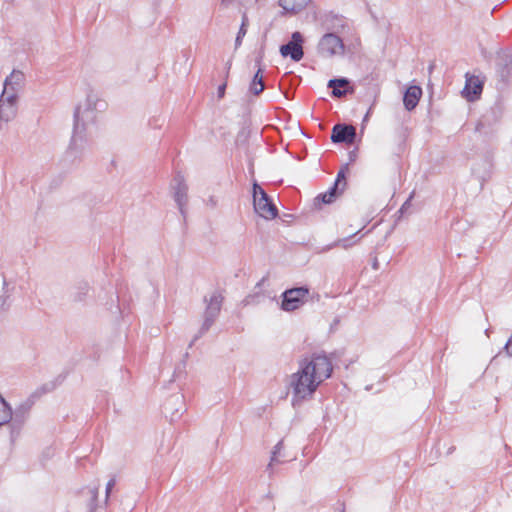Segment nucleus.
Here are the masks:
<instances>
[{"label":"nucleus","instance_id":"1","mask_svg":"<svg viewBox=\"0 0 512 512\" xmlns=\"http://www.w3.org/2000/svg\"><path fill=\"white\" fill-rule=\"evenodd\" d=\"M332 371V363L325 355H312L302 359L297 371L289 377L293 405L312 398L318 387L331 376Z\"/></svg>","mask_w":512,"mask_h":512},{"label":"nucleus","instance_id":"2","mask_svg":"<svg viewBox=\"0 0 512 512\" xmlns=\"http://www.w3.org/2000/svg\"><path fill=\"white\" fill-rule=\"evenodd\" d=\"M102 102L96 94L90 93L76 107L74 113V129L69 149L75 153L83 151L92 135L91 128L95 124Z\"/></svg>","mask_w":512,"mask_h":512},{"label":"nucleus","instance_id":"3","mask_svg":"<svg viewBox=\"0 0 512 512\" xmlns=\"http://www.w3.org/2000/svg\"><path fill=\"white\" fill-rule=\"evenodd\" d=\"M253 205L255 212L266 220H272L278 215L277 207L256 182L253 184Z\"/></svg>","mask_w":512,"mask_h":512},{"label":"nucleus","instance_id":"4","mask_svg":"<svg viewBox=\"0 0 512 512\" xmlns=\"http://www.w3.org/2000/svg\"><path fill=\"white\" fill-rule=\"evenodd\" d=\"M317 52L325 58L342 56L345 53V45L336 33L327 32L319 39Z\"/></svg>","mask_w":512,"mask_h":512},{"label":"nucleus","instance_id":"5","mask_svg":"<svg viewBox=\"0 0 512 512\" xmlns=\"http://www.w3.org/2000/svg\"><path fill=\"white\" fill-rule=\"evenodd\" d=\"M309 290L305 287L292 288L283 293L282 309L294 311L301 307L308 296Z\"/></svg>","mask_w":512,"mask_h":512},{"label":"nucleus","instance_id":"6","mask_svg":"<svg viewBox=\"0 0 512 512\" xmlns=\"http://www.w3.org/2000/svg\"><path fill=\"white\" fill-rule=\"evenodd\" d=\"M222 301L223 296L219 292H213L209 297L205 298L206 310L203 323L204 330H208L215 318L218 316L221 310Z\"/></svg>","mask_w":512,"mask_h":512},{"label":"nucleus","instance_id":"7","mask_svg":"<svg viewBox=\"0 0 512 512\" xmlns=\"http://www.w3.org/2000/svg\"><path fill=\"white\" fill-rule=\"evenodd\" d=\"M303 36L300 32L292 33L291 40L280 47V53L283 57H290L293 61L298 62L303 58L304 52L302 44Z\"/></svg>","mask_w":512,"mask_h":512},{"label":"nucleus","instance_id":"8","mask_svg":"<svg viewBox=\"0 0 512 512\" xmlns=\"http://www.w3.org/2000/svg\"><path fill=\"white\" fill-rule=\"evenodd\" d=\"M18 98L9 93L0 95V122H9L17 115Z\"/></svg>","mask_w":512,"mask_h":512},{"label":"nucleus","instance_id":"9","mask_svg":"<svg viewBox=\"0 0 512 512\" xmlns=\"http://www.w3.org/2000/svg\"><path fill=\"white\" fill-rule=\"evenodd\" d=\"M171 188L173 190V197L180 212L184 213V207L187 204V191L188 187L185 183L183 175L178 173L172 180Z\"/></svg>","mask_w":512,"mask_h":512},{"label":"nucleus","instance_id":"10","mask_svg":"<svg viewBox=\"0 0 512 512\" xmlns=\"http://www.w3.org/2000/svg\"><path fill=\"white\" fill-rule=\"evenodd\" d=\"M25 75L19 70H13L4 81L3 91L19 98V93L24 87Z\"/></svg>","mask_w":512,"mask_h":512},{"label":"nucleus","instance_id":"11","mask_svg":"<svg viewBox=\"0 0 512 512\" xmlns=\"http://www.w3.org/2000/svg\"><path fill=\"white\" fill-rule=\"evenodd\" d=\"M482 88L483 82L479 77L466 75V83L462 90V95L468 101H474L481 95Z\"/></svg>","mask_w":512,"mask_h":512},{"label":"nucleus","instance_id":"12","mask_svg":"<svg viewBox=\"0 0 512 512\" xmlns=\"http://www.w3.org/2000/svg\"><path fill=\"white\" fill-rule=\"evenodd\" d=\"M356 136V130L351 125L337 124L333 127L331 140L334 143H353Z\"/></svg>","mask_w":512,"mask_h":512},{"label":"nucleus","instance_id":"13","mask_svg":"<svg viewBox=\"0 0 512 512\" xmlns=\"http://www.w3.org/2000/svg\"><path fill=\"white\" fill-rule=\"evenodd\" d=\"M421 95L422 90L419 86H410L406 90L403 98L405 108L409 111L413 110L417 106Z\"/></svg>","mask_w":512,"mask_h":512},{"label":"nucleus","instance_id":"14","mask_svg":"<svg viewBox=\"0 0 512 512\" xmlns=\"http://www.w3.org/2000/svg\"><path fill=\"white\" fill-rule=\"evenodd\" d=\"M309 0H279V5L287 12L297 13L303 10Z\"/></svg>","mask_w":512,"mask_h":512},{"label":"nucleus","instance_id":"15","mask_svg":"<svg viewBox=\"0 0 512 512\" xmlns=\"http://www.w3.org/2000/svg\"><path fill=\"white\" fill-rule=\"evenodd\" d=\"M256 62L259 67H258L256 74L253 77L251 84H250V91L253 94L258 95L264 90V84H263V76L261 75V73H262L261 59H258Z\"/></svg>","mask_w":512,"mask_h":512},{"label":"nucleus","instance_id":"16","mask_svg":"<svg viewBox=\"0 0 512 512\" xmlns=\"http://www.w3.org/2000/svg\"><path fill=\"white\" fill-rule=\"evenodd\" d=\"M321 25L327 31L334 30L338 26L343 27L342 19L333 14H326L321 20Z\"/></svg>","mask_w":512,"mask_h":512},{"label":"nucleus","instance_id":"17","mask_svg":"<svg viewBox=\"0 0 512 512\" xmlns=\"http://www.w3.org/2000/svg\"><path fill=\"white\" fill-rule=\"evenodd\" d=\"M12 419V409L0 395V427L9 423Z\"/></svg>","mask_w":512,"mask_h":512},{"label":"nucleus","instance_id":"18","mask_svg":"<svg viewBox=\"0 0 512 512\" xmlns=\"http://www.w3.org/2000/svg\"><path fill=\"white\" fill-rule=\"evenodd\" d=\"M357 234L358 232L349 237L338 239L330 247H342L344 249H347L360 241V237L356 238Z\"/></svg>","mask_w":512,"mask_h":512},{"label":"nucleus","instance_id":"19","mask_svg":"<svg viewBox=\"0 0 512 512\" xmlns=\"http://www.w3.org/2000/svg\"><path fill=\"white\" fill-rule=\"evenodd\" d=\"M348 85V81L344 78L341 79H331L328 82V87L332 88V94L336 97H341L344 92L340 90L341 87H345Z\"/></svg>","mask_w":512,"mask_h":512},{"label":"nucleus","instance_id":"20","mask_svg":"<svg viewBox=\"0 0 512 512\" xmlns=\"http://www.w3.org/2000/svg\"><path fill=\"white\" fill-rule=\"evenodd\" d=\"M282 449H283V442L279 441L273 448L271 459L267 466L268 470H272L274 463L278 462V458L281 456Z\"/></svg>","mask_w":512,"mask_h":512},{"label":"nucleus","instance_id":"21","mask_svg":"<svg viewBox=\"0 0 512 512\" xmlns=\"http://www.w3.org/2000/svg\"><path fill=\"white\" fill-rule=\"evenodd\" d=\"M247 27H248V18L246 15H243L242 23H241L240 29L238 31V34L236 36V39H235L236 48L241 45L242 39L247 33Z\"/></svg>","mask_w":512,"mask_h":512},{"label":"nucleus","instance_id":"22","mask_svg":"<svg viewBox=\"0 0 512 512\" xmlns=\"http://www.w3.org/2000/svg\"><path fill=\"white\" fill-rule=\"evenodd\" d=\"M336 189L332 187L328 192L321 194L317 197V200H321L325 204H330L335 198Z\"/></svg>","mask_w":512,"mask_h":512},{"label":"nucleus","instance_id":"23","mask_svg":"<svg viewBox=\"0 0 512 512\" xmlns=\"http://www.w3.org/2000/svg\"><path fill=\"white\" fill-rule=\"evenodd\" d=\"M9 306V295L4 292L0 295V310H5Z\"/></svg>","mask_w":512,"mask_h":512},{"label":"nucleus","instance_id":"24","mask_svg":"<svg viewBox=\"0 0 512 512\" xmlns=\"http://www.w3.org/2000/svg\"><path fill=\"white\" fill-rule=\"evenodd\" d=\"M116 484V479L115 478H112L108 481L107 485H106V501L109 499V496L112 492V489L114 488Z\"/></svg>","mask_w":512,"mask_h":512},{"label":"nucleus","instance_id":"25","mask_svg":"<svg viewBox=\"0 0 512 512\" xmlns=\"http://www.w3.org/2000/svg\"><path fill=\"white\" fill-rule=\"evenodd\" d=\"M504 350L508 356L512 357V335L505 344Z\"/></svg>","mask_w":512,"mask_h":512},{"label":"nucleus","instance_id":"26","mask_svg":"<svg viewBox=\"0 0 512 512\" xmlns=\"http://www.w3.org/2000/svg\"><path fill=\"white\" fill-rule=\"evenodd\" d=\"M345 176H344V172L343 171H340L337 175V179H336V182H335V189H337V187L339 186V184L341 183L342 180H344Z\"/></svg>","mask_w":512,"mask_h":512},{"label":"nucleus","instance_id":"27","mask_svg":"<svg viewBox=\"0 0 512 512\" xmlns=\"http://www.w3.org/2000/svg\"><path fill=\"white\" fill-rule=\"evenodd\" d=\"M334 512H345L343 505L337 507Z\"/></svg>","mask_w":512,"mask_h":512},{"label":"nucleus","instance_id":"28","mask_svg":"<svg viewBox=\"0 0 512 512\" xmlns=\"http://www.w3.org/2000/svg\"><path fill=\"white\" fill-rule=\"evenodd\" d=\"M224 89H225V86H221V87L219 88V93H220V94H222V93L224 92Z\"/></svg>","mask_w":512,"mask_h":512}]
</instances>
